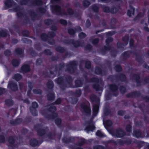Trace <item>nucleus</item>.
<instances>
[{
  "instance_id": "obj_12",
  "label": "nucleus",
  "mask_w": 149,
  "mask_h": 149,
  "mask_svg": "<svg viewBox=\"0 0 149 149\" xmlns=\"http://www.w3.org/2000/svg\"><path fill=\"white\" fill-rule=\"evenodd\" d=\"M8 142L10 144V146H11L13 145L15 143V139L13 137H10L9 140Z\"/></svg>"
},
{
  "instance_id": "obj_44",
  "label": "nucleus",
  "mask_w": 149,
  "mask_h": 149,
  "mask_svg": "<svg viewBox=\"0 0 149 149\" xmlns=\"http://www.w3.org/2000/svg\"><path fill=\"white\" fill-rule=\"evenodd\" d=\"M56 50L61 52H63V49L61 47H59L57 48L56 49Z\"/></svg>"
},
{
  "instance_id": "obj_19",
  "label": "nucleus",
  "mask_w": 149,
  "mask_h": 149,
  "mask_svg": "<svg viewBox=\"0 0 149 149\" xmlns=\"http://www.w3.org/2000/svg\"><path fill=\"white\" fill-rule=\"evenodd\" d=\"M48 98L49 100H52L54 98V95L53 94L51 93L48 95Z\"/></svg>"
},
{
  "instance_id": "obj_52",
  "label": "nucleus",
  "mask_w": 149,
  "mask_h": 149,
  "mask_svg": "<svg viewBox=\"0 0 149 149\" xmlns=\"http://www.w3.org/2000/svg\"><path fill=\"white\" fill-rule=\"evenodd\" d=\"M51 22V21L50 20H47L45 21V24L47 25H49V23Z\"/></svg>"
},
{
  "instance_id": "obj_51",
  "label": "nucleus",
  "mask_w": 149,
  "mask_h": 149,
  "mask_svg": "<svg viewBox=\"0 0 149 149\" xmlns=\"http://www.w3.org/2000/svg\"><path fill=\"white\" fill-rule=\"evenodd\" d=\"M5 89L0 88V95L5 92Z\"/></svg>"
},
{
  "instance_id": "obj_4",
  "label": "nucleus",
  "mask_w": 149,
  "mask_h": 149,
  "mask_svg": "<svg viewBox=\"0 0 149 149\" xmlns=\"http://www.w3.org/2000/svg\"><path fill=\"white\" fill-rule=\"evenodd\" d=\"M30 70L29 66L27 65H23L21 68V72H22L24 73L28 72Z\"/></svg>"
},
{
  "instance_id": "obj_42",
  "label": "nucleus",
  "mask_w": 149,
  "mask_h": 149,
  "mask_svg": "<svg viewBox=\"0 0 149 149\" xmlns=\"http://www.w3.org/2000/svg\"><path fill=\"white\" fill-rule=\"evenodd\" d=\"M99 41V40L97 39H95L92 41V43L93 44H96Z\"/></svg>"
},
{
  "instance_id": "obj_31",
  "label": "nucleus",
  "mask_w": 149,
  "mask_h": 149,
  "mask_svg": "<svg viewBox=\"0 0 149 149\" xmlns=\"http://www.w3.org/2000/svg\"><path fill=\"white\" fill-rule=\"evenodd\" d=\"M91 62L90 61H87L86 63L85 66L86 68H89L91 66Z\"/></svg>"
},
{
  "instance_id": "obj_2",
  "label": "nucleus",
  "mask_w": 149,
  "mask_h": 149,
  "mask_svg": "<svg viewBox=\"0 0 149 149\" xmlns=\"http://www.w3.org/2000/svg\"><path fill=\"white\" fill-rule=\"evenodd\" d=\"M8 87L14 91H16L17 89V87L16 84L10 81L8 85Z\"/></svg>"
},
{
  "instance_id": "obj_22",
  "label": "nucleus",
  "mask_w": 149,
  "mask_h": 149,
  "mask_svg": "<svg viewBox=\"0 0 149 149\" xmlns=\"http://www.w3.org/2000/svg\"><path fill=\"white\" fill-rule=\"evenodd\" d=\"M110 88L111 90L114 91L116 90L117 89L116 86L114 85H111Z\"/></svg>"
},
{
  "instance_id": "obj_49",
  "label": "nucleus",
  "mask_w": 149,
  "mask_h": 149,
  "mask_svg": "<svg viewBox=\"0 0 149 149\" xmlns=\"http://www.w3.org/2000/svg\"><path fill=\"white\" fill-rule=\"evenodd\" d=\"M55 35V33L54 32H52L49 34V36L51 37H53Z\"/></svg>"
},
{
  "instance_id": "obj_55",
  "label": "nucleus",
  "mask_w": 149,
  "mask_h": 149,
  "mask_svg": "<svg viewBox=\"0 0 149 149\" xmlns=\"http://www.w3.org/2000/svg\"><path fill=\"white\" fill-rule=\"evenodd\" d=\"M92 47V46L91 45H87L86 46V49L87 50H89L90 49H91Z\"/></svg>"
},
{
  "instance_id": "obj_37",
  "label": "nucleus",
  "mask_w": 149,
  "mask_h": 149,
  "mask_svg": "<svg viewBox=\"0 0 149 149\" xmlns=\"http://www.w3.org/2000/svg\"><path fill=\"white\" fill-rule=\"evenodd\" d=\"M32 106L34 108H36L38 107V105L37 103L36 102H33L32 104Z\"/></svg>"
},
{
  "instance_id": "obj_16",
  "label": "nucleus",
  "mask_w": 149,
  "mask_h": 149,
  "mask_svg": "<svg viewBox=\"0 0 149 149\" xmlns=\"http://www.w3.org/2000/svg\"><path fill=\"white\" fill-rule=\"evenodd\" d=\"M19 63V62L16 60H13L12 61V64L15 66H17L18 65Z\"/></svg>"
},
{
  "instance_id": "obj_24",
  "label": "nucleus",
  "mask_w": 149,
  "mask_h": 149,
  "mask_svg": "<svg viewBox=\"0 0 149 149\" xmlns=\"http://www.w3.org/2000/svg\"><path fill=\"white\" fill-rule=\"evenodd\" d=\"M104 11L105 12L109 13L110 12L111 10L108 7H105L103 8Z\"/></svg>"
},
{
  "instance_id": "obj_23",
  "label": "nucleus",
  "mask_w": 149,
  "mask_h": 149,
  "mask_svg": "<svg viewBox=\"0 0 149 149\" xmlns=\"http://www.w3.org/2000/svg\"><path fill=\"white\" fill-rule=\"evenodd\" d=\"M56 83L58 84H60L62 83L63 81V78L62 77L59 78L56 80Z\"/></svg>"
},
{
  "instance_id": "obj_13",
  "label": "nucleus",
  "mask_w": 149,
  "mask_h": 149,
  "mask_svg": "<svg viewBox=\"0 0 149 149\" xmlns=\"http://www.w3.org/2000/svg\"><path fill=\"white\" fill-rule=\"evenodd\" d=\"M15 11L17 12V15L18 17H20L22 16V10H20L18 7L17 8V9H15Z\"/></svg>"
},
{
  "instance_id": "obj_25",
  "label": "nucleus",
  "mask_w": 149,
  "mask_h": 149,
  "mask_svg": "<svg viewBox=\"0 0 149 149\" xmlns=\"http://www.w3.org/2000/svg\"><path fill=\"white\" fill-rule=\"evenodd\" d=\"M115 69L117 72H119L121 70L120 66L119 65H116L115 67Z\"/></svg>"
},
{
  "instance_id": "obj_60",
  "label": "nucleus",
  "mask_w": 149,
  "mask_h": 149,
  "mask_svg": "<svg viewBox=\"0 0 149 149\" xmlns=\"http://www.w3.org/2000/svg\"><path fill=\"white\" fill-rule=\"evenodd\" d=\"M22 41L24 42H26L27 41V39L26 38H24L22 39Z\"/></svg>"
},
{
  "instance_id": "obj_54",
  "label": "nucleus",
  "mask_w": 149,
  "mask_h": 149,
  "mask_svg": "<svg viewBox=\"0 0 149 149\" xmlns=\"http://www.w3.org/2000/svg\"><path fill=\"white\" fill-rule=\"evenodd\" d=\"M118 113L119 115H123L124 114V112L122 111H120L118 112Z\"/></svg>"
},
{
  "instance_id": "obj_43",
  "label": "nucleus",
  "mask_w": 149,
  "mask_h": 149,
  "mask_svg": "<svg viewBox=\"0 0 149 149\" xmlns=\"http://www.w3.org/2000/svg\"><path fill=\"white\" fill-rule=\"evenodd\" d=\"M60 22L61 24L64 25L66 24H67L66 21L64 20H61L60 21Z\"/></svg>"
},
{
  "instance_id": "obj_50",
  "label": "nucleus",
  "mask_w": 149,
  "mask_h": 149,
  "mask_svg": "<svg viewBox=\"0 0 149 149\" xmlns=\"http://www.w3.org/2000/svg\"><path fill=\"white\" fill-rule=\"evenodd\" d=\"M42 2L40 1H36V4L38 5H40L42 4Z\"/></svg>"
},
{
  "instance_id": "obj_15",
  "label": "nucleus",
  "mask_w": 149,
  "mask_h": 149,
  "mask_svg": "<svg viewBox=\"0 0 149 149\" xmlns=\"http://www.w3.org/2000/svg\"><path fill=\"white\" fill-rule=\"evenodd\" d=\"M5 103L7 105L10 106L13 104V102L11 100H6Z\"/></svg>"
},
{
  "instance_id": "obj_3",
  "label": "nucleus",
  "mask_w": 149,
  "mask_h": 149,
  "mask_svg": "<svg viewBox=\"0 0 149 149\" xmlns=\"http://www.w3.org/2000/svg\"><path fill=\"white\" fill-rule=\"evenodd\" d=\"M95 129V127L94 125V124L93 122H91L90 123L88 126L86 128V130L87 131V133L90 131H93Z\"/></svg>"
},
{
  "instance_id": "obj_57",
  "label": "nucleus",
  "mask_w": 149,
  "mask_h": 149,
  "mask_svg": "<svg viewBox=\"0 0 149 149\" xmlns=\"http://www.w3.org/2000/svg\"><path fill=\"white\" fill-rule=\"evenodd\" d=\"M6 34L7 33L6 32H4L1 34V36L3 37H5L6 36Z\"/></svg>"
},
{
  "instance_id": "obj_28",
  "label": "nucleus",
  "mask_w": 149,
  "mask_h": 149,
  "mask_svg": "<svg viewBox=\"0 0 149 149\" xmlns=\"http://www.w3.org/2000/svg\"><path fill=\"white\" fill-rule=\"evenodd\" d=\"M90 4V3L87 1H85L83 2V5L85 7L88 6Z\"/></svg>"
},
{
  "instance_id": "obj_39",
  "label": "nucleus",
  "mask_w": 149,
  "mask_h": 149,
  "mask_svg": "<svg viewBox=\"0 0 149 149\" xmlns=\"http://www.w3.org/2000/svg\"><path fill=\"white\" fill-rule=\"evenodd\" d=\"M32 113L33 116H36L37 114V112L36 110L34 109H33V111H32Z\"/></svg>"
},
{
  "instance_id": "obj_1",
  "label": "nucleus",
  "mask_w": 149,
  "mask_h": 149,
  "mask_svg": "<svg viewBox=\"0 0 149 149\" xmlns=\"http://www.w3.org/2000/svg\"><path fill=\"white\" fill-rule=\"evenodd\" d=\"M124 135V132L120 129L116 130L112 134V136L115 137L119 138L123 136Z\"/></svg>"
},
{
  "instance_id": "obj_58",
  "label": "nucleus",
  "mask_w": 149,
  "mask_h": 149,
  "mask_svg": "<svg viewBox=\"0 0 149 149\" xmlns=\"http://www.w3.org/2000/svg\"><path fill=\"white\" fill-rule=\"evenodd\" d=\"M86 24L87 27H88L90 25V21L87 20L86 22Z\"/></svg>"
},
{
  "instance_id": "obj_41",
  "label": "nucleus",
  "mask_w": 149,
  "mask_h": 149,
  "mask_svg": "<svg viewBox=\"0 0 149 149\" xmlns=\"http://www.w3.org/2000/svg\"><path fill=\"white\" fill-rule=\"evenodd\" d=\"M4 137L2 135L0 136V143H3L4 141Z\"/></svg>"
},
{
  "instance_id": "obj_17",
  "label": "nucleus",
  "mask_w": 149,
  "mask_h": 149,
  "mask_svg": "<svg viewBox=\"0 0 149 149\" xmlns=\"http://www.w3.org/2000/svg\"><path fill=\"white\" fill-rule=\"evenodd\" d=\"M104 125L107 126H109L112 125V122L110 120H108L106 121L105 123L104 122Z\"/></svg>"
},
{
  "instance_id": "obj_46",
  "label": "nucleus",
  "mask_w": 149,
  "mask_h": 149,
  "mask_svg": "<svg viewBox=\"0 0 149 149\" xmlns=\"http://www.w3.org/2000/svg\"><path fill=\"white\" fill-rule=\"evenodd\" d=\"M10 53V52L9 50H7L5 52V54L6 55H8Z\"/></svg>"
},
{
  "instance_id": "obj_59",
  "label": "nucleus",
  "mask_w": 149,
  "mask_h": 149,
  "mask_svg": "<svg viewBox=\"0 0 149 149\" xmlns=\"http://www.w3.org/2000/svg\"><path fill=\"white\" fill-rule=\"evenodd\" d=\"M133 40L132 39L130 40V46H132L133 45Z\"/></svg>"
},
{
  "instance_id": "obj_34",
  "label": "nucleus",
  "mask_w": 149,
  "mask_h": 149,
  "mask_svg": "<svg viewBox=\"0 0 149 149\" xmlns=\"http://www.w3.org/2000/svg\"><path fill=\"white\" fill-rule=\"evenodd\" d=\"M126 130L127 131L130 132L131 130V126L130 125H127L126 127Z\"/></svg>"
},
{
  "instance_id": "obj_40",
  "label": "nucleus",
  "mask_w": 149,
  "mask_h": 149,
  "mask_svg": "<svg viewBox=\"0 0 149 149\" xmlns=\"http://www.w3.org/2000/svg\"><path fill=\"white\" fill-rule=\"evenodd\" d=\"M103 148L101 146H95L93 148V149H103Z\"/></svg>"
},
{
  "instance_id": "obj_36",
  "label": "nucleus",
  "mask_w": 149,
  "mask_h": 149,
  "mask_svg": "<svg viewBox=\"0 0 149 149\" xmlns=\"http://www.w3.org/2000/svg\"><path fill=\"white\" fill-rule=\"evenodd\" d=\"M49 110L51 111H54L56 110V108L55 106H51Z\"/></svg>"
},
{
  "instance_id": "obj_32",
  "label": "nucleus",
  "mask_w": 149,
  "mask_h": 149,
  "mask_svg": "<svg viewBox=\"0 0 149 149\" xmlns=\"http://www.w3.org/2000/svg\"><path fill=\"white\" fill-rule=\"evenodd\" d=\"M47 37V35L45 34H43L41 35V38L42 40H45Z\"/></svg>"
},
{
  "instance_id": "obj_26",
  "label": "nucleus",
  "mask_w": 149,
  "mask_h": 149,
  "mask_svg": "<svg viewBox=\"0 0 149 149\" xmlns=\"http://www.w3.org/2000/svg\"><path fill=\"white\" fill-rule=\"evenodd\" d=\"M16 52L17 54H22V51L20 49H17L16 50Z\"/></svg>"
},
{
  "instance_id": "obj_20",
  "label": "nucleus",
  "mask_w": 149,
  "mask_h": 149,
  "mask_svg": "<svg viewBox=\"0 0 149 149\" xmlns=\"http://www.w3.org/2000/svg\"><path fill=\"white\" fill-rule=\"evenodd\" d=\"M34 93L36 94H40L41 93V91L40 89H34L33 90Z\"/></svg>"
},
{
  "instance_id": "obj_61",
  "label": "nucleus",
  "mask_w": 149,
  "mask_h": 149,
  "mask_svg": "<svg viewBox=\"0 0 149 149\" xmlns=\"http://www.w3.org/2000/svg\"><path fill=\"white\" fill-rule=\"evenodd\" d=\"M98 70L99 71V72H97V69H96L95 72H96V73H97V74H99L101 72V70L100 69H99V68H98Z\"/></svg>"
},
{
  "instance_id": "obj_7",
  "label": "nucleus",
  "mask_w": 149,
  "mask_h": 149,
  "mask_svg": "<svg viewBox=\"0 0 149 149\" xmlns=\"http://www.w3.org/2000/svg\"><path fill=\"white\" fill-rule=\"evenodd\" d=\"M141 134L140 131L138 130L134 131L133 134V135L136 138L140 137L141 136Z\"/></svg>"
},
{
  "instance_id": "obj_63",
  "label": "nucleus",
  "mask_w": 149,
  "mask_h": 149,
  "mask_svg": "<svg viewBox=\"0 0 149 149\" xmlns=\"http://www.w3.org/2000/svg\"><path fill=\"white\" fill-rule=\"evenodd\" d=\"M144 29L147 31H149V29L148 28V27H145L144 28Z\"/></svg>"
},
{
  "instance_id": "obj_30",
  "label": "nucleus",
  "mask_w": 149,
  "mask_h": 149,
  "mask_svg": "<svg viewBox=\"0 0 149 149\" xmlns=\"http://www.w3.org/2000/svg\"><path fill=\"white\" fill-rule=\"evenodd\" d=\"M72 44L74 45V46L76 47H78L80 46H82V45H80L79 42L77 41L73 42Z\"/></svg>"
},
{
  "instance_id": "obj_64",
  "label": "nucleus",
  "mask_w": 149,
  "mask_h": 149,
  "mask_svg": "<svg viewBox=\"0 0 149 149\" xmlns=\"http://www.w3.org/2000/svg\"><path fill=\"white\" fill-rule=\"evenodd\" d=\"M56 29H57L56 28V27H55V26L53 27L52 28V30H54V31L56 30Z\"/></svg>"
},
{
  "instance_id": "obj_33",
  "label": "nucleus",
  "mask_w": 149,
  "mask_h": 149,
  "mask_svg": "<svg viewBox=\"0 0 149 149\" xmlns=\"http://www.w3.org/2000/svg\"><path fill=\"white\" fill-rule=\"evenodd\" d=\"M93 9L95 12H97L98 11V8L96 5H94L93 6Z\"/></svg>"
},
{
  "instance_id": "obj_35",
  "label": "nucleus",
  "mask_w": 149,
  "mask_h": 149,
  "mask_svg": "<svg viewBox=\"0 0 149 149\" xmlns=\"http://www.w3.org/2000/svg\"><path fill=\"white\" fill-rule=\"evenodd\" d=\"M96 135L97 136L102 137L103 136V134L102 133L99 131H98L96 133Z\"/></svg>"
},
{
  "instance_id": "obj_5",
  "label": "nucleus",
  "mask_w": 149,
  "mask_h": 149,
  "mask_svg": "<svg viewBox=\"0 0 149 149\" xmlns=\"http://www.w3.org/2000/svg\"><path fill=\"white\" fill-rule=\"evenodd\" d=\"M81 108L83 109L84 111L87 113H89L91 111V109L86 104H84L81 105Z\"/></svg>"
},
{
  "instance_id": "obj_56",
  "label": "nucleus",
  "mask_w": 149,
  "mask_h": 149,
  "mask_svg": "<svg viewBox=\"0 0 149 149\" xmlns=\"http://www.w3.org/2000/svg\"><path fill=\"white\" fill-rule=\"evenodd\" d=\"M85 143V141L84 139H82L81 140V143H80L79 144V145H81L83 144L84 143Z\"/></svg>"
},
{
  "instance_id": "obj_47",
  "label": "nucleus",
  "mask_w": 149,
  "mask_h": 149,
  "mask_svg": "<svg viewBox=\"0 0 149 149\" xmlns=\"http://www.w3.org/2000/svg\"><path fill=\"white\" fill-rule=\"evenodd\" d=\"M61 100L60 98H58L56 101V104H58L61 103Z\"/></svg>"
},
{
  "instance_id": "obj_9",
  "label": "nucleus",
  "mask_w": 149,
  "mask_h": 149,
  "mask_svg": "<svg viewBox=\"0 0 149 149\" xmlns=\"http://www.w3.org/2000/svg\"><path fill=\"white\" fill-rule=\"evenodd\" d=\"M134 9L133 8H131L130 10H128L127 13L129 17H130L132 16V15H133L134 14Z\"/></svg>"
},
{
  "instance_id": "obj_21",
  "label": "nucleus",
  "mask_w": 149,
  "mask_h": 149,
  "mask_svg": "<svg viewBox=\"0 0 149 149\" xmlns=\"http://www.w3.org/2000/svg\"><path fill=\"white\" fill-rule=\"evenodd\" d=\"M79 38H84L86 36V35L85 33L82 32L80 33L79 34Z\"/></svg>"
},
{
  "instance_id": "obj_38",
  "label": "nucleus",
  "mask_w": 149,
  "mask_h": 149,
  "mask_svg": "<svg viewBox=\"0 0 149 149\" xmlns=\"http://www.w3.org/2000/svg\"><path fill=\"white\" fill-rule=\"evenodd\" d=\"M68 33L70 34H73L75 33V31L72 29H70L68 30Z\"/></svg>"
},
{
  "instance_id": "obj_14",
  "label": "nucleus",
  "mask_w": 149,
  "mask_h": 149,
  "mask_svg": "<svg viewBox=\"0 0 149 149\" xmlns=\"http://www.w3.org/2000/svg\"><path fill=\"white\" fill-rule=\"evenodd\" d=\"M14 78L17 81L19 80L22 78L21 75L18 74H16L15 75Z\"/></svg>"
},
{
  "instance_id": "obj_27",
  "label": "nucleus",
  "mask_w": 149,
  "mask_h": 149,
  "mask_svg": "<svg viewBox=\"0 0 149 149\" xmlns=\"http://www.w3.org/2000/svg\"><path fill=\"white\" fill-rule=\"evenodd\" d=\"M118 10L116 8H113L111 9L110 12L111 13H115L117 12Z\"/></svg>"
},
{
  "instance_id": "obj_10",
  "label": "nucleus",
  "mask_w": 149,
  "mask_h": 149,
  "mask_svg": "<svg viewBox=\"0 0 149 149\" xmlns=\"http://www.w3.org/2000/svg\"><path fill=\"white\" fill-rule=\"evenodd\" d=\"M30 145L32 146H34L38 145V142L37 140L36 139L31 140L30 141Z\"/></svg>"
},
{
  "instance_id": "obj_45",
  "label": "nucleus",
  "mask_w": 149,
  "mask_h": 149,
  "mask_svg": "<svg viewBox=\"0 0 149 149\" xmlns=\"http://www.w3.org/2000/svg\"><path fill=\"white\" fill-rule=\"evenodd\" d=\"M112 40V39L111 38H109L107 39L106 40V43L107 44H108L109 43V42L111 41Z\"/></svg>"
},
{
  "instance_id": "obj_11",
  "label": "nucleus",
  "mask_w": 149,
  "mask_h": 149,
  "mask_svg": "<svg viewBox=\"0 0 149 149\" xmlns=\"http://www.w3.org/2000/svg\"><path fill=\"white\" fill-rule=\"evenodd\" d=\"M13 2L11 0H7L5 3L7 7H9L12 6Z\"/></svg>"
},
{
  "instance_id": "obj_8",
  "label": "nucleus",
  "mask_w": 149,
  "mask_h": 149,
  "mask_svg": "<svg viewBox=\"0 0 149 149\" xmlns=\"http://www.w3.org/2000/svg\"><path fill=\"white\" fill-rule=\"evenodd\" d=\"M98 105L97 104L94 105L93 109V115H96L98 112Z\"/></svg>"
},
{
  "instance_id": "obj_29",
  "label": "nucleus",
  "mask_w": 149,
  "mask_h": 149,
  "mask_svg": "<svg viewBox=\"0 0 149 149\" xmlns=\"http://www.w3.org/2000/svg\"><path fill=\"white\" fill-rule=\"evenodd\" d=\"M61 120L60 118L57 119L55 121V123L57 125H60L61 123Z\"/></svg>"
},
{
  "instance_id": "obj_6",
  "label": "nucleus",
  "mask_w": 149,
  "mask_h": 149,
  "mask_svg": "<svg viewBox=\"0 0 149 149\" xmlns=\"http://www.w3.org/2000/svg\"><path fill=\"white\" fill-rule=\"evenodd\" d=\"M53 12L54 13H59L60 10V7L58 6H55L52 7L51 8Z\"/></svg>"
},
{
  "instance_id": "obj_62",
  "label": "nucleus",
  "mask_w": 149,
  "mask_h": 149,
  "mask_svg": "<svg viewBox=\"0 0 149 149\" xmlns=\"http://www.w3.org/2000/svg\"><path fill=\"white\" fill-rule=\"evenodd\" d=\"M18 42V40L16 39L13 40L12 41V42L13 43H16Z\"/></svg>"
},
{
  "instance_id": "obj_53",
  "label": "nucleus",
  "mask_w": 149,
  "mask_h": 149,
  "mask_svg": "<svg viewBox=\"0 0 149 149\" xmlns=\"http://www.w3.org/2000/svg\"><path fill=\"white\" fill-rule=\"evenodd\" d=\"M68 13L69 14L71 15L72 14V11L71 9H69L68 10Z\"/></svg>"
},
{
  "instance_id": "obj_18",
  "label": "nucleus",
  "mask_w": 149,
  "mask_h": 149,
  "mask_svg": "<svg viewBox=\"0 0 149 149\" xmlns=\"http://www.w3.org/2000/svg\"><path fill=\"white\" fill-rule=\"evenodd\" d=\"M47 85L48 88H51L53 86V83L52 81H50L47 83Z\"/></svg>"
},
{
  "instance_id": "obj_48",
  "label": "nucleus",
  "mask_w": 149,
  "mask_h": 149,
  "mask_svg": "<svg viewBox=\"0 0 149 149\" xmlns=\"http://www.w3.org/2000/svg\"><path fill=\"white\" fill-rule=\"evenodd\" d=\"M45 53H46V54L47 55H50L51 54V53L50 52L48 49L46 50L45 51Z\"/></svg>"
}]
</instances>
